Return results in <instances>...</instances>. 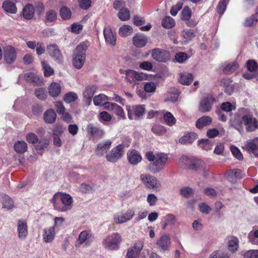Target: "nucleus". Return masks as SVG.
<instances>
[{
  "mask_svg": "<svg viewBox=\"0 0 258 258\" xmlns=\"http://www.w3.org/2000/svg\"><path fill=\"white\" fill-rule=\"evenodd\" d=\"M17 231L18 237L20 239H24L28 235V226L27 222L23 220H20L18 222Z\"/></svg>",
  "mask_w": 258,
  "mask_h": 258,
  "instance_id": "obj_21",
  "label": "nucleus"
},
{
  "mask_svg": "<svg viewBox=\"0 0 258 258\" xmlns=\"http://www.w3.org/2000/svg\"><path fill=\"white\" fill-rule=\"evenodd\" d=\"M93 239L92 234L88 231L84 230L80 233L75 245L76 247H79L84 243L87 245H89L92 242Z\"/></svg>",
  "mask_w": 258,
  "mask_h": 258,
  "instance_id": "obj_9",
  "label": "nucleus"
},
{
  "mask_svg": "<svg viewBox=\"0 0 258 258\" xmlns=\"http://www.w3.org/2000/svg\"><path fill=\"white\" fill-rule=\"evenodd\" d=\"M3 8L6 12L8 13L15 14L17 12L15 4L12 2H4L3 4Z\"/></svg>",
  "mask_w": 258,
  "mask_h": 258,
  "instance_id": "obj_37",
  "label": "nucleus"
},
{
  "mask_svg": "<svg viewBox=\"0 0 258 258\" xmlns=\"http://www.w3.org/2000/svg\"><path fill=\"white\" fill-rule=\"evenodd\" d=\"M147 41V37L143 34H136L133 38V44L137 47L145 46Z\"/></svg>",
  "mask_w": 258,
  "mask_h": 258,
  "instance_id": "obj_23",
  "label": "nucleus"
},
{
  "mask_svg": "<svg viewBox=\"0 0 258 258\" xmlns=\"http://www.w3.org/2000/svg\"><path fill=\"white\" fill-rule=\"evenodd\" d=\"M238 66H225L223 69L224 74L230 75L236 72L238 68Z\"/></svg>",
  "mask_w": 258,
  "mask_h": 258,
  "instance_id": "obj_56",
  "label": "nucleus"
},
{
  "mask_svg": "<svg viewBox=\"0 0 258 258\" xmlns=\"http://www.w3.org/2000/svg\"><path fill=\"white\" fill-rule=\"evenodd\" d=\"M163 118L166 124L169 126H172L176 123V119L170 112H166Z\"/></svg>",
  "mask_w": 258,
  "mask_h": 258,
  "instance_id": "obj_38",
  "label": "nucleus"
},
{
  "mask_svg": "<svg viewBox=\"0 0 258 258\" xmlns=\"http://www.w3.org/2000/svg\"><path fill=\"white\" fill-rule=\"evenodd\" d=\"M215 102V98L211 95H208L203 98L200 102L199 110L201 112H209L211 110L213 103Z\"/></svg>",
  "mask_w": 258,
  "mask_h": 258,
  "instance_id": "obj_12",
  "label": "nucleus"
},
{
  "mask_svg": "<svg viewBox=\"0 0 258 258\" xmlns=\"http://www.w3.org/2000/svg\"><path fill=\"white\" fill-rule=\"evenodd\" d=\"M23 16L26 19H31L34 14V8L31 5H27L23 10Z\"/></svg>",
  "mask_w": 258,
  "mask_h": 258,
  "instance_id": "obj_36",
  "label": "nucleus"
},
{
  "mask_svg": "<svg viewBox=\"0 0 258 258\" xmlns=\"http://www.w3.org/2000/svg\"><path fill=\"white\" fill-rule=\"evenodd\" d=\"M26 82L32 83L34 85H39L42 83V80L38 76L33 73H28L24 75Z\"/></svg>",
  "mask_w": 258,
  "mask_h": 258,
  "instance_id": "obj_31",
  "label": "nucleus"
},
{
  "mask_svg": "<svg viewBox=\"0 0 258 258\" xmlns=\"http://www.w3.org/2000/svg\"><path fill=\"white\" fill-rule=\"evenodd\" d=\"M244 258H258V250H247L243 254Z\"/></svg>",
  "mask_w": 258,
  "mask_h": 258,
  "instance_id": "obj_63",
  "label": "nucleus"
},
{
  "mask_svg": "<svg viewBox=\"0 0 258 258\" xmlns=\"http://www.w3.org/2000/svg\"><path fill=\"white\" fill-rule=\"evenodd\" d=\"M135 215V212L132 209H128L123 212H121L114 216L113 220L116 224H122L131 220Z\"/></svg>",
  "mask_w": 258,
  "mask_h": 258,
  "instance_id": "obj_8",
  "label": "nucleus"
},
{
  "mask_svg": "<svg viewBox=\"0 0 258 258\" xmlns=\"http://www.w3.org/2000/svg\"><path fill=\"white\" fill-rule=\"evenodd\" d=\"M122 237L118 233H114L109 235L102 242V245L105 249L110 250H116L119 249Z\"/></svg>",
  "mask_w": 258,
  "mask_h": 258,
  "instance_id": "obj_3",
  "label": "nucleus"
},
{
  "mask_svg": "<svg viewBox=\"0 0 258 258\" xmlns=\"http://www.w3.org/2000/svg\"><path fill=\"white\" fill-rule=\"evenodd\" d=\"M124 146L123 144H119L113 148L110 152L106 156V159L110 162H116L124 154Z\"/></svg>",
  "mask_w": 258,
  "mask_h": 258,
  "instance_id": "obj_5",
  "label": "nucleus"
},
{
  "mask_svg": "<svg viewBox=\"0 0 258 258\" xmlns=\"http://www.w3.org/2000/svg\"><path fill=\"white\" fill-rule=\"evenodd\" d=\"M232 81L229 78H223L220 81V86L224 88V91L228 95H230L233 91L232 87H230Z\"/></svg>",
  "mask_w": 258,
  "mask_h": 258,
  "instance_id": "obj_34",
  "label": "nucleus"
},
{
  "mask_svg": "<svg viewBox=\"0 0 258 258\" xmlns=\"http://www.w3.org/2000/svg\"><path fill=\"white\" fill-rule=\"evenodd\" d=\"M239 239L236 236H232L228 241L227 248L231 253H235L239 247Z\"/></svg>",
  "mask_w": 258,
  "mask_h": 258,
  "instance_id": "obj_32",
  "label": "nucleus"
},
{
  "mask_svg": "<svg viewBox=\"0 0 258 258\" xmlns=\"http://www.w3.org/2000/svg\"><path fill=\"white\" fill-rule=\"evenodd\" d=\"M209 258H230L229 255L223 251L217 250L214 251Z\"/></svg>",
  "mask_w": 258,
  "mask_h": 258,
  "instance_id": "obj_51",
  "label": "nucleus"
},
{
  "mask_svg": "<svg viewBox=\"0 0 258 258\" xmlns=\"http://www.w3.org/2000/svg\"><path fill=\"white\" fill-rule=\"evenodd\" d=\"M119 19L123 21H125L130 18V12L127 8H121L118 14Z\"/></svg>",
  "mask_w": 258,
  "mask_h": 258,
  "instance_id": "obj_45",
  "label": "nucleus"
},
{
  "mask_svg": "<svg viewBox=\"0 0 258 258\" xmlns=\"http://www.w3.org/2000/svg\"><path fill=\"white\" fill-rule=\"evenodd\" d=\"M111 144L112 142L110 140H107L99 143L95 151L96 154L99 156L103 155L110 148Z\"/></svg>",
  "mask_w": 258,
  "mask_h": 258,
  "instance_id": "obj_24",
  "label": "nucleus"
},
{
  "mask_svg": "<svg viewBox=\"0 0 258 258\" xmlns=\"http://www.w3.org/2000/svg\"><path fill=\"white\" fill-rule=\"evenodd\" d=\"M127 158L129 163L133 165L140 163L142 159L140 153L135 149L129 150L127 152Z\"/></svg>",
  "mask_w": 258,
  "mask_h": 258,
  "instance_id": "obj_20",
  "label": "nucleus"
},
{
  "mask_svg": "<svg viewBox=\"0 0 258 258\" xmlns=\"http://www.w3.org/2000/svg\"><path fill=\"white\" fill-rule=\"evenodd\" d=\"M103 33L106 41L112 45H114L116 39L111 28L109 27H105Z\"/></svg>",
  "mask_w": 258,
  "mask_h": 258,
  "instance_id": "obj_30",
  "label": "nucleus"
},
{
  "mask_svg": "<svg viewBox=\"0 0 258 258\" xmlns=\"http://www.w3.org/2000/svg\"><path fill=\"white\" fill-rule=\"evenodd\" d=\"M230 125L234 128L239 130L242 127L243 124L242 117L240 118L238 115H235L230 120Z\"/></svg>",
  "mask_w": 258,
  "mask_h": 258,
  "instance_id": "obj_41",
  "label": "nucleus"
},
{
  "mask_svg": "<svg viewBox=\"0 0 258 258\" xmlns=\"http://www.w3.org/2000/svg\"><path fill=\"white\" fill-rule=\"evenodd\" d=\"M34 94L38 99L41 100H45L47 97V94L45 88H39L36 89Z\"/></svg>",
  "mask_w": 258,
  "mask_h": 258,
  "instance_id": "obj_47",
  "label": "nucleus"
},
{
  "mask_svg": "<svg viewBox=\"0 0 258 258\" xmlns=\"http://www.w3.org/2000/svg\"><path fill=\"white\" fill-rule=\"evenodd\" d=\"M198 143L200 147L206 151L211 150L213 145L212 142L208 139H201Z\"/></svg>",
  "mask_w": 258,
  "mask_h": 258,
  "instance_id": "obj_40",
  "label": "nucleus"
},
{
  "mask_svg": "<svg viewBox=\"0 0 258 258\" xmlns=\"http://www.w3.org/2000/svg\"><path fill=\"white\" fill-rule=\"evenodd\" d=\"M156 88V85L153 82H147L144 84V89L146 92H153L155 91Z\"/></svg>",
  "mask_w": 258,
  "mask_h": 258,
  "instance_id": "obj_62",
  "label": "nucleus"
},
{
  "mask_svg": "<svg viewBox=\"0 0 258 258\" xmlns=\"http://www.w3.org/2000/svg\"><path fill=\"white\" fill-rule=\"evenodd\" d=\"M63 99L66 103H70L76 101L78 99V95L75 92H69L63 96Z\"/></svg>",
  "mask_w": 258,
  "mask_h": 258,
  "instance_id": "obj_48",
  "label": "nucleus"
},
{
  "mask_svg": "<svg viewBox=\"0 0 258 258\" xmlns=\"http://www.w3.org/2000/svg\"><path fill=\"white\" fill-rule=\"evenodd\" d=\"M229 1V0H222L219 3L217 7V12L221 15L224 13L227 7V4L228 3Z\"/></svg>",
  "mask_w": 258,
  "mask_h": 258,
  "instance_id": "obj_55",
  "label": "nucleus"
},
{
  "mask_svg": "<svg viewBox=\"0 0 258 258\" xmlns=\"http://www.w3.org/2000/svg\"><path fill=\"white\" fill-rule=\"evenodd\" d=\"M55 235V232L54 226L46 228L43 230V240L46 243L51 242L54 239Z\"/></svg>",
  "mask_w": 258,
  "mask_h": 258,
  "instance_id": "obj_22",
  "label": "nucleus"
},
{
  "mask_svg": "<svg viewBox=\"0 0 258 258\" xmlns=\"http://www.w3.org/2000/svg\"><path fill=\"white\" fill-rule=\"evenodd\" d=\"M1 203L4 208L10 210L14 207V203L12 199L6 195H4L2 197Z\"/></svg>",
  "mask_w": 258,
  "mask_h": 258,
  "instance_id": "obj_39",
  "label": "nucleus"
},
{
  "mask_svg": "<svg viewBox=\"0 0 258 258\" xmlns=\"http://www.w3.org/2000/svg\"><path fill=\"white\" fill-rule=\"evenodd\" d=\"M183 5V0H180L176 4V5L173 6L170 10V14L175 16L177 15L178 12L180 10Z\"/></svg>",
  "mask_w": 258,
  "mask_h": 258,
  "instance_id": "obj_57",
  "label": "nucleus"
},
{
  "mask_svg": "<svg viewBox=\"0 0 258 258\" xmlns=\"http://www.w3.org/2000/svg\"><path fill=\"white\" fill-rule=\"evenodd\" d=\"M179 82L183 85H189L193 81L194 77L191 73H181L179 74Z\"/></svg>",
  "mask_w": 258,
  "mask_h": 258,
  "instance_id": "obj_27",
  "label": "nucleus"
},
{
  "mask_svg": "<svg viewBox=\"0 0 258 258\" xmlns=\"http://www.w3.org/2000/svg\"><path fill=\"white\" fill-rule=\"evenodd\" d=\"M108 100V97L104 94H99L95 96L93 98V102L95 105H103Z\"/></svg>",
  "mask_w": 258,
  "mask_h": 258,
  "instance_id": "obj_43",
  "label": "nucleus"
},
{
  "mask_svg": "<svg viewBox=\"0 0 258 258\" xmlns=\"http://www.w3.org/2000/svg\"><path fill=\"white\" fill-rule=\"evenodd\" d=\"M241 172L239 169H230L225 173V175L229 181L234 182L237 178H241Z\"/></svg>",
  "mask_w": 258,
  "mask_h": 258,
  "instance_id": "obj_29",
  "label": "nucleus"
},
{
  "mask_svg": "<svg viewBox=\"0 0 258 258\" xmlns=\"http://www.w3.org/2000/svg\"><path fill=\"white\" fill-rule=\"evenodd\" d=\"M230 150L233 155L238 160L243 159V156L239 149L234 145L231 146Z\"/></svg>",
  "mask_w": 258,
  "mask_h": 258,
  "instance_id": "obj_58",
  "label": "nucleus"
},
{
  "mask_svg": "<svg viewBox=\"0 0 258 258\" xmlns=\"http://www.w3.org/2000/svg\"><path fill=\"white\" fill-rule=\"evenodd\" d=\"M243 124L245 125L247 132H252L258 128V121L251 115H245L242 116Z\"/></svg>",
  "mask_w": 258,
  "mask_h": 258,
  "instance_id": "obj_7",
  "label": "nucleus"
},
{
  "mask_svg": "<svg viewBox=\"0 0 258 258\" xmlns=\"http://www.w3.org/2000/svg\"><path fill=\"white\" fill-rule=\"evenodd\" d=\"M133 33V28L131 26L124 25L119 29V34L123 37L130 35Z\"/></svg>",
  "mask_w": 258,
  "mask_h": 258,
  "instance_id": "obj_44",
  "label": "nucleus"
},
{
  "mask_svg": "<svg viewBox=\"0 0 258 258\" xmlns=\"http://www.w3.org/2000/svg\"><path fill=\"white\" fill-rule=\"evenodd\" d=\"M46 50L49 55L56 60L58 63L61 62L63 56L56 44H51L47 45Z\"/></svg>",
  "mask_w": 258,
  "mask_h": 258,
  "instance_id": "obj_13",
  "label": "nucleus"
},
{
  "mask_svg": "<svg viewBox=\"0 0 258 258\" xmlns=\"http://www.w3.org/2000/svg\"><path fill=\"white\" fill-rule=\"evenodd\" d=\"M212 118L209 116H203L200 117L196 121V126L199 129L202 130L205 126H207L211 124Z\"/></svg>",
  "mask_w": 258,
  "mask_h": 258,
  "instance_id": "obj_28",
  "label": "nucleus"
},
{
  "mask_svg": "<svg viewBox=\"0 0 258 258\" xmlns=\"http://www.w3.org/2000/svg\"><path fill=\"white\" fill-rule=\"evenodd\" d=\"M245 148L249 153L253 154L255 157H258V137L247 140Z\"/></svg>",
  "mask_w": 258,
  "mask_h": 258,
  "instance_id": "obj_19",
  "label": "nucleus"
},
{
  "mask_svg": "<svg viewBox=\"0 0 258 258\" xmlns=\"http://www.w3.org/2000/svg\"><path fill=\"white\" fill-rule=\"evenodd\" d=\"M146 159L150 162H153L149 166V169L153 173L159 172L165 166L168 160V156L163 153H158L156 155L152 151L147 152Z\"/></svg>",
  "mask_w": 258,
  "mask_h": 258,
  "instance_id": "obj_2",
  "label": "nucleus"
},
{
  "mask_svg": "<svg viewBox=\"0 0 258 258\" xmlns=\"http://www.w3.org/2000/svg\"><path fill=\"white\" fill-rule=\"evenodd\" d=\"M27 141L32 144H36L38 141V137L33 133H28L26 137Z\"/></svg>",
  "mask_w": 258,
  "mask_h": 258,
  "instance_id": "obj_60",
  "label": "nucleus"
},
{
  "mask_svg": "<svg viewBox=\"0 0 258 258\" xmlns=\"http://www.w3.org/2000/svg\"><path fill=\"white\" fill-rule=\"evenodd\" d=\"M125 73L126 79L130 83L142 81L146 78V76L143 73H140L132 70H125Z\"/></svg>",
  "mask_w": 258,
  "mask_h": 258,
  "instance_id": "obj_16",
  "label": "nucleus"
},
{
  "mask_svg": "<svg viewBox=\"0 0 258 258\" xmlns=\"http://www.w3.org/2000/svg\"><path fill=\"white\" fill-rule=\"evenodd\" d=\"M182 19L185 21H188L191 16V11L188 7L184 8L182 12Z\"/></svg>",
  "mask_w": 258,
  "mask_h": 258,
  "instance_id": "obj_64",
  "label": "nucleus"
},
{
  "mask_svg": "<svg viewBox=\"0 0 258 258\" xmlns=\"http://www.w3.org/2000/svg\"><path fill=\"white\" fill-rule=\"evenodd\" d=\"M96 91V87L94 85H90L86 87L83 93L84 97L92 98Z\"/></svg>",
  "mask_w": 258,
  "mask_h": 258,
  "instance_id": "obj_49",
  "label": "nucleus"
},
{
  "mask_svg": "<svg viewBox=\"0 0 258 258\" xmlns=\"http://www.w3.org/2000/svg\"><path fill=\"white\" fill-rule=\"evenodd\" d=\"M182 36L185 39V41L187 42L191 40L195 36V33L193 30H184L182 32Z\"/></svg>",
  "mask_w": 258,
  "mask_h": 258,
  "instance_id": "obj_52",
  "label": "nucleus"
},
{
  "mask_svg": "<svg viewBox=\"0 0 258 258\" xmlns=\"http://www.w3.org/2000/svg\"><path fill=\"white\" fill-rule=\"evenodd\" d=\"M174 19L170 16L165 17L162 21V25L167 29L171 28L175 25Z\"/></svg>",
  "mask_w": 258,
  "mask_h": 258,
  "instance_id": "obj_46",
  "label": "nucleus"
},
{
  "mask_svg": "<svg viewBox=\"0 0 258 258\" xmlns=\"http://www.w3.org/2000/svg\"><path fill=\"white\" fill-rule=\"evenodd\" d=\"M85 55L83 53H78L74 51L73 57V64H84L85 63Z\"/></svg>",
  "mask_w": 258,
  "mask_h": 258,
  "instance_id": "obj_42",
  "label": "nucleus"
},
{
  "mask_svg": "<svg viewBox=\"0 0 258 258\" xmlns=\"http://www.w3.org/2000/svg\"><path fill=\"white\" fill-rule=\"evenodd\" d=\"M49 94L53 97L58 96L61 92V88L58 83H51L48 87Z\"/></svg>",
  "mask_w": 258,
  "mask_h": 258,
  "instance_id": "obj_26",
  "label": "nucleus"
},
{
  "mask_svg": "<svg viewBox=\"0 0 258 258\" xmlns=\"http://www.w3.org/2000/svg\"><path fill=\"white\" fill-rule=\"evenodd\" d=\"M152 132L157 136H162L164 135L166 130L164 126L160 125H156L152 127Z\"/></svg>",
  "mask_w": 258,
  "mask_h": 258,
  "instance_id": "obj_50",
  "label": "nucleus"
},
{
  "mask_svg": "<svg viewBox=\"0 0 258 258\" xmlns=\"http://www.w3.org/2000/svg\"><path fill=\"white\" fill-rule=\"evenodd\" d=\"M14 148L17 153L23 154L27 151L28 147L24 141H18L15 143Z\"/></svg>",
  "mask_w": 258,
  "mask_h": 258,
  "instance_id": "obj_35",
  "label": "nucleus"
},
{
  "mask_svg": "<svg viewBox=\"0 0 258 258\" xmlns=\"http://www.w3.org/2000/svg\"><path fill=\"white\" fill-rule=\"evenodd\" d=\"M54 104L56 111L59 115L64 113V111H66L65 107L61 101H55Z\"/></svg>",
  "mask_w": 258,
  "mask_h": 258,
  "instance_id": "obj_61",
  "label": "nucleus"
},
{
  "mask_svg": "<svg viewBox=\"0 0 258 258\" xmlns=\"http://www.w3.org/2000/svg\"><path fill=\"white\" fill-rule=\"evenodd\" d=\"M144 247V242L139 240L135 243L134 245L128 249L126 258H138Z\"/></svg>",
  "mask_w": 258,
  "mask_h": 258,
  "instance_id": "obj_10",
  "label": "nucleus"
},
{
  "mask_svg": "<svg viewBox=\"0 0 258 258\" xmlns=\"http://www.w3.org/2000/svg\"><path fill=\"white\" fill-rule=\"evenodd\" d=\"M140 179L148 188L157 190L161 187V183L158 179L150 174H141Z\"/></svg>",
  "mask_w": 258,
  "mask_h": 258,
  "instance_id": "obj_4",
  "label": "nucleus"
},
{
  "mask_svg": "<svg viewBox=\"0 0 258 258\" xmlns=\"http://www.w3.org/2000/svg\"><path fill=\"white\" fill-rule=\"evenodd\" d=\"M171 244L170 236L168 234L162 235L157 241L156 245L160 251L168 250Z\"/></svg>",
  "mask_w": 258,
  "mask_h": 258,
  "instance_id": "obj_18",
  "label": "nucleus"
},
{
  "mask_svg": "<svg viewBox=\"0 0 258 258\" xmlns=\"http://www.w3.org/2000/svg\"><path fill=\"white\" fill-rule=\"evenodd\" d=\"M182 161H185L188 165V168L195 171H198L203 168L204 166V162L198 159H189L187 157L183 156L181 157Z\"/></svg>",
  "mask_w": 258,
  "mask_h": 258,
  "instance_id": "obj_17",
  "label": "nucleus"
},
{
  "mask_svg": "<svg viewBox=\"0 0 258 258\" xmlns=\"http://www.w3.org/2000/svg\"><path fill=\"white\" fill-rule=\"evenodd\" d=\"M221 109L225 112H228L235 109V107L229 102H223L221 105Z\"/></svg>",
  "mask_w": 258,
  "mask_h": 258,
  "instance_id": "obj_59",
  "label": "nucleus"
},
{
  "mask_svg": "<svg viewBox=\"0 0 258 258\" xmlns=\"http://www.w3.org/2000/svg\"><path fill=\"white\" fill-rule=\"evenodd\" d=\"M4 59L7 63H14L17 57L15 48L12 46L8 45L3 48Z\"/></svg>",
  "mask_w": 258,
  "mask_h": 258,
  "instance_id": "obj_15",
  "label": "nucleus"
},
{
  "mask_svg": "<svg viewBox=\"0 0 258 258\" xmlns=\"http://www.w3.org/2000/svg\"><path fill=\"white\" fill-rule=\"evenodd\" d=\"M50 202L54 209L59 212H66L72 208L73 200L69 194L57 192L53 195Z\"/></svg>",
  "mask_w": 258,
  "mask_h": 258,
  "instance_id": "obj_1",
  "label": "nucleus"
},
{
  "mask_svg": "<svg viewBox=\"0 0 258 258\" xmlns=\"http://www.w3.org/2000/svg\"><path fill=\"white\" fill-rule=\"evenodd\" d=\"M127 115L130 119H138L140 118L145 113V107L144 105H138L132 106L127 109Z\"/></svg>",
  "mask_w": 258,
  "mask_h": 258,
  "instance_id": "obj_6",
  "label": "nucleus"
},
{
  "mask_svg": "<svg viewBox=\"0 0 258 258\" xmlns=\"http://www.w3.org/2000/svg\"><path fill=\"white\" fill-rule=\"evenodd\" d=\"M60 15L63 19H69L72 15L70 10L67 7H62L60 10Z\"/></svg>",
  "mask_w": 258,
  "mask_h": 258,
  "instance_id": "obj_54",
  "label": "nucleus"
},
{
  "mask_svg": "<svg viewBox=\"0 0 258 258\" xmlns=\"http://www.w3.org/2000/svg\"><path fill=\"white\" fill-rule=\"evenodd\" d=\"M152 56L159 62H165L170 58L168 51L160 48H155L152 50Z\"/></svg>",
  "mask_w": 258,
  "mask_h": 258,
  "instance_id": "obj_11",
  "label": "nucleus"
},
{
  "mask_svg": "<svg viewBox=\"0 0 258 258\" xmlns=\"http://www.w3.org/2000/svg\"><path fill=\"white\" fill-rule=\"evenodd\" d=\"M56 114L53 109H49L43 114V119L46 123H53L56 119Z\"/></svg>",
  "mask_w": 258,
  "mask_h": 258,
  "instance_id": "obj_25",
  "label": "nucleus"
},
{
  "mask_svg": "<svg viewBox=\"0 0 258 258\" xmlns=\"http://www.w3.org/2000/svg\"><path fill=\"white\" fill-rule=\"evenodd\" d=\"M87 131L90 137L93 139H99L104 135V131L99 127L95 126L93 123H89L87 126Z\"/></svg>",
  "mask_w": 258,
  "mask_h": 258,
  "instance_id": "obj_14",
  "label": "nucleus"
},
{
  "mask_svg": "<svg viewBox=\"0 0 258 258\" xmlns=\"http://www.w3.org/2000/svg\"><path fill=\"white\" fill-rule=\"evenodd\" d=\"M198 138L195 133H189L180 138L179 142L182 144H191Z\"/></svg>",
  "mask_w": 258,
  "mask_h": 258,
  "instance_id": "obj_33",
  "label": "nucleus"
},
{
  "mask_svg": "<svg viewBox=\"0 0 258 258\" xmlns=\"http://www.w3.org/2000/svg\"><path fill=\"white\" fill-rule=\"evenodd\" d=\"M57 13L55 11L49 10L46 13L45 22L46 23L52 22L56 19Z\"/></svg>",
  "mask_w": 258,
  "mask_h": 258,
  "instance_id": "obj_53",
  "label": "nucleus"
}]
</instances>
